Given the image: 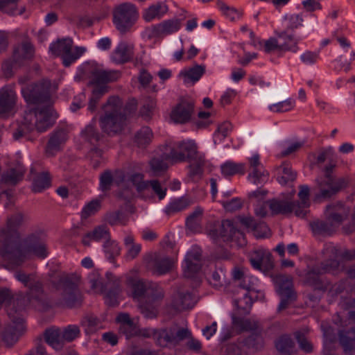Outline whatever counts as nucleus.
Listing matches in <instances>:
<instances>
[{"label": "nucleus", "mask_w": 355, "mask_h": 355, "mask_svg": "<svg viewBox=\"0 0 355 355\" xmlns=\"http://www.w3.org/2000/svg\"><path fill=\"white\" fill-rule=\"evenodd\" d=\"M18 0H0V10L10 15H21L25 11V7L18 6Z\"/></svg>", "instance_id": "obj_47"}, {"label": "nucleus", "mask_w": 355, "mask_h": 355, "mask_svg": "<svg viewBox=\"0 0 355 355\" xmlns=\"http://www.w3.org/2000/svg\"><path fill=\"white\" fill-rule=\"evenodd\" d=\"M193 108L194 103L191 99L182 98L173 109L171 119L175 123H186L191 119Z\"/></svg>", "instance_id": "obj_15"}, {"label": "nucleus", "mask_w": 355, "mask_h": 355, "mask_svg": "<svg viewBox=\"0 0 355 355\" xmlns=\"http://www.w3.org/2000/svg\"><path fill=\"white\" fill-rule=\"evenodd\" d=\"M152 137L153 132L150 128L144 126L135 134V142L138 147L144 148L150 143Z\"/></svg>", "instance_id": "obj_54"}, {"label": "nucleus", "mask_w": 355, "mask_h": 355, "mask_svg": "<svg viewBox=\"0 0 355 355\" xmlns=\"http://www.w3.org/2000/svg\"><path fill=\"white\" fill-rule=\"evenodd\" d=\"M138 18L136 7L129 3L119 6L114 12V24L121 33L127 32Z\"/></svg>", "instance_id": "obj_8"}, {"label": "nucleus", "mask_w": 355, "mask_h": 355, "mask_svg": "<svg viewBox=\"0 0 355 355\" xmlns=\"http://www.w3.org/2000/svg\"><path fill=\"white\" fill-rule=\"evenodd\" d=\"M234 232L235 228L232 221L225 220L220 224L211 229L209 232V235L214 241H216L219 237L228 239Z\"/></svg>", "instance_id": "obj_26"}, {"label": "nucleus", "mask_w": 355, "mask_h": 355, "mask_svg": "<svg viewBox=\"0 0 355 355\" xmlns=\"http://www.w3.org/2000/svg\"><path fill=\"white\" fill-rule=\"evenodd\" d=\"M248 174L249 180L254 184H261L266 182L269 176V173L264 168L263 166L250 169Z\"/></svg>", "instance_id": "obj_51"}, {"label": "nucleus", "mask_w": 355, "mask_h": 355, "mask_svg": "<svg viewBox=\"0 0 355 355\" xmlns=\"http://www.w3.org/2000/svg\"><path fill=\"white\" fill-rule=\"evenodd\" d=\"M28 293L27 297L31 303L33 304V302H40L42 300L43 295V288L42 283L35 279L28 287Z\"/></svg>", "instance_id": "obj_55"}, {"label": "nucleus", "mask_w": 355, "mask_h": 355, "mask_svg": "<svg viewBox=\"0 0 355 355\" xmlns=\"http://www.w3.org/2000/svg\"><path fill=\"white\" fill-rule=\"evenodd\" d=\"M203 214V209L200 207L194 209L186 219L187 227L193 232H199L200 230V223Z\"/></svg>", "instance_id": "obj_45"}, {"label": "nucleus", "mask_w": 355, "mask_h": 355, "mask_svg": "<svg viewBox=\"0 0 355 355\" xmlns=\"http://www.w3.org/2000/svg\"><path fill=\"white\" fill-rule=\"evenodd\" d=\"M266 204L268 205L272 215H288L293 211L295 213V209H297L295 202L272 199L268 200Z\"/></svg>", "instance_id": "obj_21"}, {"label": "nucleus", "mask_w": 355, "mask_h": 355, "mask_svg": "<svg viewBox=\"0 0 355 355\" xmlns=\"http://www.w3.org/2000/svg\"><path fill=\"white\" fill-rule=\"evenodd\" d=\"M209 283L214 287L218 288L225 283V275L223 269L218 268L213 271L207 277Z\"/></svg>", "instance_id": "obj_63"}, {"label": "nucleus", "mask_w": 355, "mask_h": 355, "mask_svg": "<svg viewBox=\"0 0 355 355\" xmlns=\"http://www.w3.org/2000/svg\"><path fill=\"white\" fill-rule=\"evenodd\" d=\"M151 188L153 191L156 193L159 200L163 199L166 193V189L163 188L158 180H153L150 181H146L139 185V190H144L148 188Z\"/></svg>", "instance_id": "obj_59"}, {"label": "nucleus", "mask_w": 355, "mask_h": 355, "mask_svg": "<svg viewBox=\"0 0 355 355\" xmlns=\"http://www.w3.org/2000/svg\"><path fill=\"white\" fill-rule=\"evenodd\" d=\"M133 56L132 47L125 42H121L111 54V60L116 64L128 62Z\"/></svg>", "instance_id": "obj_28"}, {"label": "nucleus", "mask_w": 355, "mask_h": 355, "mask_svg": "<svg viewBox=\"0 0 355 355\" xmlns=\"http://www.w3.org/2000/svg\"><path fill=\"white\" fill-rule=\"evenodd\" d=\"M17 94L10 87L6 86L0 89V116L10 114L16 105Z\"/></svg>", "instance_id": "obj_18"}, {"label": "nucleus", "mask_w": 355, "mask_h": 355, "mask_svg": "<svg viewBox=\"0 0 355 355\" xmlns=\"http://www.w3.org/2000/svg\"><path fill=\"white\" fill-rule=\"evenodd\" d=\"M4 306L9 318L15 315L24 314V306L21 300L15 297L12 291L8 288H0V307Z\"/></svg>", "instance_id": "obj_12"}, {"label": "nucleus", "mask_w": 355, "mask_h": 355, "mask_svg": "<svg viewBox=\"0 0 355 355\" xmlns=\"http://www.w3.org/2000/svg\"><path fill=\"white\" fill-rule=\"evenodd\" d=\"M205 73V66L203 64H194L193 67L181 71L179 77L183 79L186 85H193L198 82Z\"/></svg>", "instance_id": "obj_24"}, {"label": "nucleus", "mask_w": 355, "mask_h": 355, "mask_svg": "<svg viewBox=\"0 0 355 355\" xmlns=\"http://www.w3.org/2000/svg\"><path fill=\"white\" fill-rule=\"evenodd\" d=\"M274 281L277 292L280 296L293 297L295 295L293 291V278L291 276L279 275L275 277Z\"/></svg>", "instance_id": "obj_25"}, {"label": "nucleus", "mask_w": 355, "mask_h": 355, "mask_svg": "<svg viewBox=\"0 0 355 355\" xmlns=\"http://www.w3.org/2000/svg\"><path fill=\"white\" fill-rule=\"evenodd\" d=\"M310 189L307 185L303 184L300 186L298 197L300 202H295L297 209H295V215L298 217H304L306 216V210L310 202L309 200Z\"/></svg>", "instance_id": "obj_36"}, {"label": "nucleus", "mask_w": 355, "mask_h": 355, "mask_svg": "<svg viewBox=\"0 0 355 355\" xmlns=\"http://www.w3.org/2000/svg\"><path fill=\"white\" fill-rule=\"evenodd\" d=\"M120 291V281L119 279L114 277L111 284L103 291L105 292V302L109 306H116L118 304L117 299Z\"/></svg>", "instance_id": "obj_40"}, {"label": "nucleus", "mask_w": 355, "mask_h": 355, "mask_svg": "<svg viewBox=\"0 0 355 355\" xmlns=\"http://www.w3.org/2000/svg\"><path fill=\"white\" fill-rule=\"evenodd\" d=\"M331 329L324 330V355H335L333 351L335 349L336 336L330 333Z\"/></svg>", "instance_id": "obj_61"}, {"label": "nucleus", "mask_w": 355, "mask_h": 355, "mask_svg": "<svg viewBox=\"0 0 355 355\" xmlns=\"http://www.w3.org/2000/svg\"><path fill=\"white\" fill-rule=\"evenodd\" d=\"M127 285L130 288L132 297L135 300L140 302L145 298L148 283L147 284L139 279L129 277L127 279Z\"/></svg>", "instance_id": "obj_30"}, {"label": "nucleus", "mask_w": 355, "mask_h": 355, "mask_svg": "<svg viewBox=\"0 0 355 355\" xmlns=\"http://www.w3.org/2000/svg\"><path fill=\"white\" fill-rule=\"evenodd\" d=\"M32 180V190L35 193H40L51 186V180L47 173H35L33 168L31 170Z\"/></svg>", "instance_id": "obj_35"}, {"label": "nucleus", "mask_w": 355, "mask_h": 355, "mask_svg": "<svg viewBox=\"0 0 355 355\" xmlns=\"http://www.w3.org/2000/svg\"><path fill=\"white\" fill-rule=\"evenodd\" d=\"M81 137L93 146H96L101 139V135L92 123L87 125L80 133Z\"/></svg>", "instance_id": "obj_52"}, {"label": "nucleus", "mask_w": 355, "mask_h": 355, "mask_svg": "<svg viewBox=\"0 0 355 355\" xmlns=\"http://www.w3.org/2000/svg\"><path fill=\"white\" fill-rule=\"evenodd\" d=\"M164 293L163 289L155 283H148V287L145 296L146 300L149 302H155L164 297Z\"/></svg>", "instance_id": "obj_57"}, {"label": "nucleus", "mask_w": 355, "mask_h": 355, "mask_svg": "<svg viewBox=\"0 0 355 355\" xmlns=\"http://www.w3.org/2000/svg\"><path fill=\"white\" fill-rule=\"evenodd\" d=\"M191 331L187 326L174 322L168 327L160 329L158 345L162 347H175L190 338Z\"/></svg>", "instance_id": "obj_5"}, {"label": "nucleus", "mask_w": 355, "mask_h": 355, "mask_svg": "<svg viewBox=\"0 0 355 355\" xmlns=\"http://www.w3.org/2000/svg\"><path fill=\"white\" fill-rule=\"evenodd\" d=\"M62 303L69 308L78 306L82 302V295L77 285L69 277H64L60 279Z\"/></svg>", "instance_id": "obj_10"}, {"label": "nucleus", "mask_w": 355, "mask_h": 355, "mask_svg": "<svg viewBox=\"0 0 355 355\" xmlns=\"http://www.w3.org/2000/svg\"><path fill=\"white\" fill-rule=\"evenodd\" d=\"M28 252L33 253L39 258L44 259L48 255L47 247L45 243L37 241L30 243L27 245L26 249Z\"/></svg>", "instance_id": "obj_58"}, {"label": "nucleus", "mask_w": 355, "mask_h": 355, "mask_svg": "<svg viewBox=\"0 0 355 355\" xmlns=\"http://www.w3.org/2000/svg\"><path fill=\"white\" fill-rule=\"evenodd\" d=\"M64 343H71L80 336V327L76 324H69L61 329Z\"/></svg>", "instance_id": "obj_56"}, {"label": "nucleus", "mask_w": 355, "mask_h": 355, "mask_svg": "<svg viewBox=\"0 0 355 355\" xmlns=\"http://www.w3.org/2000/svg\"><path fill=\"white\" fill-rule=\"evenodd\" d=\"M35 49L30 40L26 39L16 46L13 50L12 57L16 63L24 62L33 57Z\"/></svg>", "instance_id": "obj_20"}, {"label": "nucleus", "mask_w": 355, "mask_h": 355, "mask_svg": "<svg viewBox=\"0 0 355 355\" xmlns=\"http://www.w3.org/2000/svg\"><path fill=\"white\" fill-rule=\"evenodd\" d=\"M339 342L345 354L354 355L355 353V330H340L338 331Z\"/></svg>", "instance_id": "obj_27"}, {"label": "nucleus", "mask_w": 355, "mask_h": 355, "mask_svg": "<svg viewBox=\"0 0 355 355\" xmlns=\"http://www.w3.org/2000/svg\"><path fill=\"white\" fill-rule=\"evenodd\" d=\"M44 337L46 343L55 350H60L64 347L61 329L49 328L45 330Z\"/></svg>", "instance_id": "obj_34"}, {"label": "nucleus", "mask_w": 355, "mask_h": 355, "mask_svg": "<svg viewBox=\"0 0 355 355\" xmlns=\"http://www.w3.org/2000/svg\"><path fill=\"white\" fill-rule=\"evenodd\" d=\"M88 280L90 284L91 289L96 293H103L106 290V288L109 286L112 281V279H110L105 285H104L103 283V279L97 270H94L89 273Z\"/></svg>", "instance_id": "obj_48"}, {"label": "nucleus", "mask_w": 355, "mask_h": 355, "mask_svg": "<svg viewBox=\"0 0 355 355\" xmlns=\"http://www.w3.org/2000/svg\"><path fill=\"white\" fill-rule=\"evenodd\" d=\"M310 227L315 235L330 236L336 230L334 225L326 218L325 220H316L310 223Z\"/></svg>", "instance_id": "obj_37"}, {"label": "nucleus", "mask_w": 355, "mask_h": 355, "mask_svg": "<svg viewBox=\"0 0 355 355\" xmlns=\"http://www.w3.org/2000/svg\"><path fill=\"white\" fill-rule=\"evenodd\" d=\"M163 36L177 32L181 27L180 20L172 19L159 23Z\"/></svg>", "instance_id": "obj_60"}, {"label": "nucleus", "mask_w": 355, "mask_h": 355, "mask_svg": "<svg viewBox=\"0 0 355 355\" xmlns=\"http://www.w3.org/2000/svg\"><path fill=\"white\" fill-rule=\"evenodd\" d=\"M197 148V145L193 141H182L170 148L169 154H166L165 158L170 159L171 164L186 160H196L198 157L202 156L198 152Z\"/></svg>", "instance_id": "obj_7"}, {"label": "nucleus", "mask_w": 355, "mask_h": 355, "mask_svg": "<svg viewBox=\"0 0 355 355\" xmlns=\"http://www.w3.org/2000/svg\"><path fill=\"white\" fill-rule=\"evenodd\" d=\"M168 11V6L164 3H157L150 6L143 15L146 21L161 18Z\"/></svg>", "instance_id": "obj_43"}, {"label": "nucleus", "mask_w": 355, "mask_h": 355, "mask_svg": "<svg viewBox=\"0 0 355 355\" xmlns=\"http://www.w3.org/2000/svg\"><path fill=\"white\" fill-rule=\"evenodd\" d=\"M239 345L245 347L249 349L258 351L264 347V338L261 334V330L259 329L252 332L249 336L245 338H240L239 339Z\"/></svg>", "instance_id": "obj_29"}, {"label": "nucleus", "mask_w": 355, "mask_h": 355, "mask_svg": "<svg viewBox=\"0 0 355 355\" xmlns=\"http://www.w3.org/2000/svg\"><path fill=\"white\" fill-rule=\"evenodd\" d=\"M173 264V259L170 257L162 254H155L154 257L147 262V268L154 275H162L171 270Z\"/></svg>", "instance_id": "obj_17"}, {"label": "nucleus", "mask_w": 355, "mask_h": 355, "mask_svg": "<svg viewBox=\"0 0 355 355\" xmlns=\"http://www.w3.org/2000/svg\"><path fill=\"white\" fill-rule=\"evenodd\" d=\"M222 174L225 176H232L236 174H244L245 166L243 163H236L232 161H227L220 166Z\"/></svg>", "instance_id": "obj_50"}, {"label": "nucleus", "mask_w": 355, "mask_h": 355, "mask_svg": "<svg viewBox=\"0 0 355 355\" xmlns=\"http://www.w3.org/2000/svg\"><path fill=\"white\" fill-rule=\"evenodd\" d=\"M105 115L100 119L102 130L108 135L120 132L126 117L123 112V102L119 96H111L104 106Z\"/></svg>", "instance_id": "obj_3"}, {"label": "nucleus", "mask_w": 355, "mask_h": 355, "mask_svg": "<svg viewBox=\"0 0 355 355\" xmlns=\"http://www.w3.org/2000/svg\"><path fill=\"white\" fill-rule=\"evenodd\" d=\"M13 318H10V323L4 327L1 335L2 340L8 347L14 345L25 330L24 314L15 315Z\"/></svg>", "instance_id": "obj_11"}, {"label": "nucleus", "mask_w": 355, "mask_h": 355, "mask_svg": "<svg viewBox=\"0 0 355 355\" xmlns=\"http://www.w3.org/2000/svg\"><path fill=\"white\" fill-rule=\"evenodd\" d=\"M275 347L278 352L284 355H290L295 351V343L288 335L280 336L275 341Z\"/></svg>", "instance_id": "obj_49"}, {"label": "nucleus", "mask_w": 355, "mask_h": 355, "mask_svg": "<svg viewBox=\"0 0 355 355\" xmlns=\"http://www.w3.org/2000/svg\"><path fill=\"white\" fill-rule=\"evenodd\" d=\"M120 73L116 70H105L97 66H93L89 70V78L92 85H104L116 80Z\"/></svg>", "instance_id": "obj_16"}, {"label": "nucleus", "mask_w": 355, "mask_h": 355, "mask_svg": "<svg viewBox=\"0 0 355 355\" xmlns=\"http://www.w3.org/2000/svg\"><path fill=\"white\" fill-rule=\"evenodd\" d=\"M110 239L109 229L105 225H98L94 228L91 232H87L83 236L82 243L85 246H89L91 241H105Z\"/></svg>", "instance_id": "obj_23"}, {"label": "nucleus", "mask_w": 355, "mask_h": 355, "mask_svg": "<svg viewBox=\"0 0 355 355\" xmlns=\"http://www.w3.org/2000/svg\"><path fill=\"white\" fill-rule=\"evenodd\" d=\"M26 219L24 214L15 213L8 218L6 227L0 232V257L17 266L21 265L26 259L19 243V230Z\"/></svg>", "instance_id": "obj_2"}, {"label": "nucleus", "mask_w": 355, "mask_h": 355, "mask_svg": "<svg viewBox=\"0 0 355 355\" xmlns=\"http://www.w3.org/2000/svg\"><path fill=\"white\" fill-rule=\"evenodd\" d=\"M68 139V131L66 128H58L51 135L47 144V151L53 152L60 149V146Z\"/></svg>", "instance_id": "obj_33"}, {"label": "nucleus", "mask_w": 355, "mask_h": 355, "mask_svg": "<svg viewBox=\"0 0 355 355\" xmlns=\"http://www.w3.org/2000/svg\"><path fill=\"white\" fill-rule=\"evenodd\" d=\"M25 169L21 166L10 168L1 176V181L8 185H15L20 182L24 176Z\"/></svg>", "instance_id": "obj_39"}, {"label": "nucleus", "mask_w": 355, "mask_h": 355, "mask_svg": "<svg viewBox=\"0 0 355 355\" xmlns=\"http://www.w3.org/2000/svg\"><path fill=\"white\" fill-rule=\"evenodd\" d=\"M239 219L243 225L253 232L255 237L262 239L270 236V230L265 223H258L251 216H240Z\"/></svg>", "instance_id": "obj_19"}, {"label": "nucleus", "mask_w": 355, "mask_h": 355, "mask_svg": "<svg viewBox=\"0 0 355 355\" xmlns=\"http://www.w3.org/2000/svg\"><path fill=\"white\" fill-rule=\"evenodd\" d=\"M195 303V298L191 293L178 292L173 299L172 306L175 310L182 311L191 309Z\"/></svg>", "instance_id": "obj_32"}, {"label": "nucleus", "mask_w": 355, "mask_h": 355, "mask_svg": "<svg viewBox=\"0 0 355 355\" xmlns=\"http://www.w3.org/2000/svg\"><path fill=\"white\" fill-rule=\"evenodd\" d=\"M101 207V201L98 199L92 200L83 208L81 217L84 219L95 214Z\"/></svg>", "instance_id": "obj_62"}, {"label": "nucleus", "mask_w": 355, "mask_h": 355, "mask_svg": "<svg viewBox=\"0 0 355 355\" xmlns=\"http://www.w3.org/2000/svg\"><path fill=\"white\" fill-rule=\"evenodd\" d=\"M166 154H169V152L164 153L160 157H153L150 161V172L153 175H160L167 170L168 167V162L171 163V161L165 158Z\"/></svg>", "instance_id": "obj_41"}, {"label": "nucleus", "mask_w": 355, "mask_h": 355, "mask_svg": "<svg viewBox=\"0 0 355 355\" xmlns=\"http://www.w3.org/2000/svg\"><path fill=\"white\" fill-rule=\"evenodd\" d=\"M81 326L84 328L86 334H92L102 328L101 320L93 314L84 316L80 321Z\"/></svg>", "instance_id": "obj_42"}, {"label": "nucleus", "mask_w": 355, "mask_h": 355, "mask_svg": "<svg viewBox=\"0 0 355 355\" xmlns=\"http://www.w3.org/2000/svg\"><path fill=\"white\" fill-rule=\"evenodd\" d=\"M278 38L283 40L280 44V51H291L297 53L299 51L297 46L299 40L294 37L292 34H289L287 31H282L277 33Z\"/></svg>", "instance_id": "obj_38"}, {"label": "nucleus", "mask_w": 355, "mask_h": 355, "mask_svg": "<svg viewBox=\"0 0 355 355\" xmlns=\"http://www.w3.org/2000/svg\"><path fill=\"white\" fill-rule=\"evenodd\" d=\"M256 282V278L247 275L238 282V286L246 291L243 298L236 301L239 308L244 310L250 309L252 304V299L257 296L254 288Z\"/></svg>", "instance_id": "obj_13"}, {"label": "nucleus", "mask_w": 355, "mask_h": 355, "mask_svg": "<svg viewBox=\"0 0 355 355\" xmlns=\"http://www.w3.org/2000/svg\"><path fill=\"white\" fill-rule=\"evenodd\" d=\"M278 176L277 180L281 184H286L288 182L295 180L297 173L293 171L291 164L287 162L282 164L278 168Z\"/></svg>", "instance_id": "obj_44"}, {"label": "nucleus", "mask_w": 355, "mask_h": 355, "mask_svg": "<svg viewBox=\"0 0 355 355\" xmlns=\"http://www.w3.org/2000/svg\"><path fill=\"white\" fill-rule=\"evenodd\" d=\"M340 267V261L331 259L314 266L305 275V282L316 289H322L323 286L320 276L325 273L337 272Z\"/></svg>", "instance_id": "obj_9"}, {"label": "nucleus", "mask_w": 355, "mask_h": 355, "mask_svg": "<svg viewBox=\"0 0 355 355\" xmlns=\"http://www.w3.org/2000/svg\"><path fill=\"white\" fill-rule=\"evenodd\" d=\"M334 166L329 165L325 167V175L316 180L319 192L315 195L317 199L329 198L343 188H345L349 183L348 178H340L334 179L331 175V171Z\"/></svg>", "instance_id": "obj_4"}, {"label": "nucleus", "mask_w": 355, "mask_h": 355, "mask_svg": "<svg viewBox=\"0 0 355 355\" xmlns=\"http://www.w3.org/2000/svg\"><path fill=\"white\" fill-rule=\"evenodd\" d=\"M21 94L28 103L37 105L25 112V121L29 125L28 129L42 132L51 128L56 115L51 106L49 85L42 83L24 86L21 88Z\"/></svg>", "instance_id": "obj_1"}, {"label": "nucleus", "mask_w": 355, "mask_h": 355, "mask_svg": "<svg viewBox=\"0 0 355 355\" xmlns=\"http://www.w3.org/2000/svg\"><path fill=\"white\" fill-rule=\"evenodd\" d=\"M73 40L71 38L58 40L49 46L50 51L62 59L65 67H69L77 60L85 51L84 47L73 46Z\"/></svg>", "instance_id": "obj_6"}, {"label": "nucleus", "mask_w": 355, "mask_h": 355, "mask_svg": "<svg viewBox=\"0 0 355 355\" xmlns=\"http://www.w3.org/2000/svg\"><path fill=\"white\" fill-rule=\"evenodd\" d=\"M265 261H268L267 269L273 268V260L271 254L264 250H257L254 251L250 257V261L252 267L257 270H261L262 266Z\"/></svg>", "instance_id": "obj_31"}, {"label": "nucleus", "mask_w": 355, "mask_h": 355, "mask_svg": "<svg viewBox=\"0 0 355 355\" xmlns=\"http://www.w3.org/2000/svg\"><path fill=\"white\" fill-rule=\"evenodd\" d=\"M103 246L107 259L110 262L114 263L116 257L119 256L121 252V248L118 243L115 241L110 239L105 241Z\"/></svg>", "instance_id": "obj_53"}, {"label": "nucleus", "mask_w": 355, "mask_h": 355, "mask_svg": "<svg viewBox=\"0 0 355 355\" xmlns=\"http://www.w3.org/2000/svg\"><path fill=\"white\" fill-rule=\"evenodd\" d=\"M232 128V124L229 121H225L220 124L214 135V143L222 141L228 135Z\"/></svg>", "instance_id": "obj_64"}, {"label": "nucleus", "mask_w": 355, "mask_h": 355, "mask_svg": "<svg viewBox=\"0 0 355 355\" xmlns=\"http://www.w3.org/2000/svg\"><path fill=\"white\" fill-rule=\"evenodd\" d=\"M124 180V174L119 171H115L114 173L111 171L107 170L100 175L99 188L102 191H107L111 189L114 183L119 185Z\"/></svg>", "instance_id": "obj_22"}, {"label": "nucleus", "mask_w": 355, "mask_h": 355, "mask_svg": "<svg viewBox=\"0 0 355 355\" xmlns=\"http://www.w3.org/2000/svg\"><path fill=\"white\" fill-rule=\"evenodd\" d=\"M191 204V201L186 196L175 199L167 205L165 213L168 216H171L187 209Z\"/></svg>", "instance_id": "obj_46"}, {"label": "nucleus", "mask_w": 355, "mask_h": 355, "mask_svg": "<svg viewBox=\"0 0 355 355\" xmlns=\"http://www.w3.org/2000/svg\"><path fill=\"white\" fill-rule=\"evenodd\" d=\"M202 252L198 247H193L186 254L182 265L184 275L187 278H192L202 266Z\"/></svg>", "instance_id": "obj_14"}]
</instances>
